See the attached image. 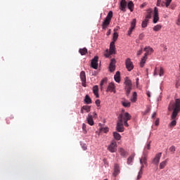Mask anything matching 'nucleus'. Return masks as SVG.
Segmentation results:
<instances>
[{"label": "nucleus", "mask_w": 180, "mask_h": 180, "mask_svg": "<svg viewBox=\"0 0 180 180\" xmlns=\"http://www.w3.org/2000/svg\"><path fill=\"white\" fill-rule=\"evenodd\" d=\"M161 155H162V153H157L155 157L153 160V164L158 165V164L160 163V160L161 159Z\"/></svg>", "instance_id": "nucleus-14"}, {"label": "nucleus", "mask_w": 180, "mask_h": 180, "mask_svg": "<svg viewBox=\"0 0 180 180\" xmlns=\"http://www.w3.org/2000/svg\"><path fill=\"white\" fill-rule=\"evenodd\" d=\"M107 150H108L110 153H116V151H117V143L116 141H112L108 146Z\"/></svg>", "instance_id": "nucleus-5"}, {"label": "nucleus", "mask_w": 180, "mask_h": 180, "mask_svg": "<svg viewBox=\"0 0 180 180\" xmlns=\"http://www.w3.org/2000/svg\"><path fill=\"white\" fill-rule=\"evenodd\" d=\"M85 112H86V113H89V112H91V106L89 105H84L83 107H82L81 108V113H84Z\"/></svg>", "instance_id": "nucleus-22"}, {"label": "nucleus", "mask_w": 180, "mask_h": 180, "mask_svg": "<svg viewBox=\"0 0 180 180\" xmlns=\"http://www.w3.org/2000/svg\"><path fill=\"white\" fill-rule=\"evenodd\" d=\"M161 5V0H158L157 1V6H160Z\"/></svg>", "instance_id": "nucleus-51"}, {"label": "nucleus", "mask_w": 180, "mask_h": 180, "mask_svg": "<svg viewBox=\"0 0 180 180\" xmlns=\"http://www.w3.org/2000/svg\"><path fill=\"white\" fill-rule=\"evenodd\" d=\"M159 75L160 77H162V75H164V69L162 67L160 68Z\"/></svg>", "instance_id": "nucleus-41"}, {"label": "nucleus", "mask_w": 180, "mask_h": 180, "mask_svg": "<svg viewBox=\"0 0 180 180\" xmlns=\"http://www.w3.org/2000/svg\"><path fill=\"white\" fill-rule=\"evenodd\" d=\"M127 6V2L126 1V0H122L120 1V11H122V12H124L126 11Z\"/></svg>", "instance_id": "nucleus-16"}, {"label": "nucleus", "mask_w": 180, "mask_h": 180, "mask_svg": "<svg viewBox=\"0 0 180 180\" xmlns=\"http://www.w3.org/2000/svg\"><path fill=\"white\" fill-rule=\"evenodd\" d=\"M118 152L120 153L121 157H127V155H129L127 151H126L123 148H120L118 149Z\"/></svg>", "instance_id": "nucleus-20"}, {"label": "nucleus", "mask_w": 180, "mask_h": 180, "mask_svg": "<svg viewBox=\"0 0 180 180\" xmlns=\"http://www.w3.org/2000/svg\"><path fill=\"white\" fill-rule=\"evenodd\" d=\"M143 51H147L149 55L153 54L154 53V49L150 46H146L144 48Z\"/></svg>", "instance_id": "nucleus-26"}, {"label": "nucleus", "mask_w": 180, "mask_h": 180, "mask_svg": "<svg viewBox=\"0 0 180 180\" xmlns=\"http://www.w3.org/2000/svg\"><path fill=\"white\" fill-rule=\"evenodd\" d=\"M112 54H116V46L115 45V41H112L110 44V51H108L107 50V53L105 54V56L107 58H109Z\"/></svg>", "instance_id": "nucleus-3"}, {"label": "nucleus", "mask_w": 180, "mask_h": 180, "mask_svg": "<svg viewBox=\"0 0 180 180\" xmlns=\"http://www.w3.org/2000/svg\"><path fill=\"white\" fill-rule=\"evenodd\" d=\"M155 116H157V112H154L152 115V119H154V117H155Z\"/></svg>", "instance_id": "nucleus-53"}, {"label": "nucleus", "mask_w": 180, "mask_h": 180, "mask_svg": "<svg viewBox=\"0 0 180 180\" xmlns=\"http://www.w3.org/2000/svg\"><path fill=\"white\" fill-rule=\"evenodd\" d=\"M84 102H85V103H86L87 105H89V104L92 103V99H91V98L89 97V96L86 95V96H85V98H84Z\"/></svg>", "instance_id": "nucleus-28"}, {"label": "nucleus", "mask_w": 180, "mask_h": 180, "mask_svg": "<svg viewBox=\"0 0 180 180\" xmlns=\"http://www.w3.org/2000/svg\"><path fill=\"white\" fill-rule=\"evenodd\" d=\"M146 6H147V3L144 2L143 4H142L141 5L140 8H144V7H146Z\"/></svg>", "instance_id": "nucleus-49"}, {"label": "nucleus", "mask_w": 180, "mask_h": 180, "mask_svg": "<svg viewBox=\"0 0 180 180\" xmlns=\"http://www.w3.org/2000/svg\"><path fill=\"white\" fill-rule=\"evenodd\" d=\"M113 136H114V139H115V140H117V141L122 139V136H120V134L117 132H113Z\"/></svg>", "instance_id": "nucleus-33"}, {"label": "nucleus", "mask_w": 180, "mask_h": 180, "mask_svg": "<svg viewBox=\"0 0 180 180\" xmlns=\"http://www.w3.org/2000/svg\"><path fill=\"white\" fill-rule=\"evenodd\" d=\"M101 133H108L109 131V128L108 127H103L100 129Z\"/></svg>", "instance_id": "nucleus-38"}, {"label": "nucleus", "mask_w": 180, "mask_h": 180, "mask_svg": "<svg viewBox=\"0 0 180 180\" xmlns=\"http://www.w3.org/2000/svg\"><path fill=\"white\" fill-rule=\"evenodd\" d=\"M141 176H142L141 174H138L137 179H141Z\"/></svg>", "instance_id": "nucleus-57"}, {"label": "nucleus", "mask_w": 180, "mask_h": 180, "mask_svg": "<svg viewBox=\"0 0 180 180\" xmlns=\"http://www.w3.org/2000/svg\"><path fill=\"white\" fill-rule=\"evenodd\" d=\"M109 70L110 72H113L116 70V60L115 58L111 59Z\"/></svg>", "instance_id": "nucleus-11"}, {"label": "nucleus", "mask_w": 180, "mask_h": 180, "mask_svg": "<svg viewBox=\"0 0 180 180\" xmlns=\"http://www.w3.org/2000/svg\"><path fill=\"white\" fill-rule=\"evenodd\" d=\"M136 84H139V78L136 79Z\"/></svg>", "instance_id": "nucleus-60"}, {"label": "nucleus", "mask_w": 180, "mask_h": 180, "mask_svg": "<svg viewBox=\"0 0 180 180\" xmlns=\"http://www.w3.org/2000/svg\"><path fill=\"white\" fill-rule=\"evenodd\" d=\"M171 2H172V0H166V8H168V6H169V5L171 4Z\"/></svg>", "instance_id": "nucleus-42"}, {"label": "nucleus", "mask_w": 180, "mask_h": 180, "mask_svg": "<svg viewBox=\"0 0 180 180\" xmlns=\"http://www.w3.org/2000/svg\"><path fill=\"white\" fill-rule=\"evenodd\" d=\"M108 92H114V94H116V90L115 87V83H110L107 89Z\"/></svg>", "instance_id": "nucleus-18"}, {"label": "nucleus", "mask_w": 180, "mask_h": 180, "mask_svg": "<svg viewBox=\"0 0 180 180\" xmlns=\"http://www.w3.org/2000/svg\"><path fill=\"white\" fill-rule=\"evenodd\" d=\"M93 117H98V114H96V112H94Z\"/></svg>", "instance_id": "nucleus-59"}, {"label": "nucleus", "mask_w": 180, "mask_h": 180, "mask_svg": "<svg viewBox=\"0 0 180 180\" xmlns=\"http://www.w3.org/2000/svg\"><path fill=\"white\" fill-rule=\"evenodd\" d=\"M80 79L82 81V85L84 88L86 87V75H85L84 71L80 72Z\"/></svg>", "instance_id": "nucleus-9"}, {"label": "nucleus", "mask_w": 180, "mask_h": 180, "mask_svg": "<svg viewBox=\"0 0 180 180\" xmlns=\"http://www.w3.org/2000/svg\"><path fill=\"white\" fill-rule=\"evenodd\" d=\"M166 166H167V160H165L160 164V169H164V168H165Z\"/></svg>", "instance_id": "nucleus-36"}, {"label": "nucleus", "mask_w": 180, "mask_h": 180, "mask_svg": "<svg viewBox=\"0 0 180 180\" xmlns=\"http://www.w3.org/2000/svg\"><path fill=\"white\" fill-rule=\"evenodd\" d=\"M118 174H120V166L115 164L114 166V172L112 174L113 176H116Z\"/></svg>", "instance_id": "nucleus-17"}, {"label": "nucleus", "mask_w": 180, "mask_h": 180, "mask_svg": "<svg viewBox=\"0 0 180 180\" xmlns=\"http://www.w3.org/2000/svg\"><path fill=\"white\" fill-rule=\"evenodd\" d=\"M155 126H158V124H160V120H157L155 122Z\"/></svg>", "instance_id": "nucleus-50"}, {"label": "nucleus", "mask_w": 180, "mask_h": 180, "mask_svg": "<svg viewBox=\"0 0 180 180\" xmlns=\"http://www.w3.org/2000/svg\"><path fill=\"white\" fill-rule=\"evenodd\" d=\"M146 95L148 98H151V93H150V91H147Z\"/></svg>", "instance_id": "nucleus-52"}, {"label": "nucleus", "mask_w": 180, "mask_h": 180, "mask_svg": "<svg viewBox=\"0 0 180 180\" xmlns=\"http://www.w3.org/2000/svg\"><path fill=\"white\" fill-rule=\"evenodd\" d=\"M98 60H99V57L95 56L92 60H91V68H94V70H98Z\"/></svg>", "instance_id": "nucleus-10"}, {"label": "nucleus", "mask_w": 180, "mask_h": 180, "mask_svg": "<svg viewBox=\"0 0 180 180\" xmlns=\"http://www.w3.org/2000/svg\"><path fill=\"white\" fill-rule=\"evenodd\" d=\"M148 56H150L149 53H148L147 51H146L144 56L141 58V62H140V67L143 68L144 67V65L146 64V61H147V57Z\"/></svg>", "instance_id": "nucleus-15"}, {"label": "nucleus", "mask_w": 180, "mask_h": 180, "mask_svg": "<svg viewBox=\"0 0 180 180\" xmlns=\"http://www.w3.org/2000/svg\"><path fill=\"white\" fill-rule=\"evenodd\" d=\"M82 148H83L84 151L86 150V144H82Z\"/></svg>", "instance_id": "nucleus-47"}, {"label": "nucleus", "mask_w": 180, "mask_h": 180, "mask_svg": "<svg viewBox=\"0 0 180 180\" xmlns=\"http://www.w3.org/2000/svg\"><path fill=\"white\" fill-rule=\"evenodd\" d=\"M125 65H126V68L128 70V71H131L133 68H134L133 62H131V59H130L129 58L126 59Z\"/></svg>", "instance_id": "nucleus-7"}, {"label": "nucleus", "mask_w": 180, "mask_h": 180, "mask_svg": "<svg viewBox=\"0 0 180 180\" xmlns=\"http://www.w3.org/2000/svg\"><path fill=\"white\" fill-rule=\"evenodd\" d=\"M93 92L96 96V98H99V87L98 86H94L93 87Z\"/></svg>", "instance_id": "nucleus-23"}, {"label": "nucleus", "mask_w": 180, "mask_h": 180, "mask_svg": "<svg viewBox=\"0 0 180 180\" xmlns=\"http://www.w3.org/2000/svg\"><path fill=\"white\" fill-rule=\"evenodd\" d=\"M114 79L115 82H120V72L117 71L114 76Z\"/></svg>", "instance_id": "nucleus-24"}, {"label": "nucleus", "mask_w": 180, "mask_h": 180, "mask_svg": "<svg viewBox=\"0 0 180 180\" xmlns=\"http://www.w3.org/2000/svg\"><path fill=\"white\" fill-rule=\"evenodd\" d=\"M162 28V25H157L155 27H153L154 32H160V30Z\"/></svg>", "instance_id": "nucleus-34"}, {"label": "nucleus", "mask_w": 180, "mask_h": 180, "mask_svg": "<svg viewBox=\"0 0 180 180\" xmlns=\"http://www.w3.org/2000/svg\"><path fill=\"white\" fill-rule=\"evenodd\" d=\"M122 115H123L122 124L124 123V125L125 126V127H129V123H127V122H129V120L131 119V116L130 115V114H129V112H124Z\"/></svg>", "instance_id": "nucleus-6"}, {"label": "nucleus", "mask_w": 180, "mask_h": 180, "mask_svg": "<svg viewBox=\"0 0 180 180\" xmlns=\"http://www.w3.org/2000/svg\"><path fill=\"white\" fill-rule=\"evenodd\" d=\"M118 37H119V34H117V32H114L113 37H112V41H114L115 43L116 40H117Z\"/></svg>", "instance_id": "nucleus-37"}, {"label": "nucleus", "mask_w": 180, "mask_h": 180, "mask_svg": "<svg viewBox=\"0 0 180 180\" xmlns=\"http://www.w3.org/2000/svg\"><path fill=\"white\" fill-rule=\"evenodd\" d=\"M136 18L133 19L131 22V27L128 30V36H130L131 33H133V30H134V27H136Z\"/></svg>", "instance_id": "nucleus-13"}, {"label": "nucleus", "mask_w": 180, "mask_h": 180, "mask_svg": "<svg viewBox=\"0 0 180 180\" xmlns=\"http://www.w3.org/2000/svg\"><path fill=\"white\" fill-rule=\"evenodd\" d=\"M169 151L172 153H175V146H172L169 148Z\"/></svg>", "instance_id": "nucleus-45"}, {"label": "nucleus", "mask_w": 180, "mask_h": 180, "mask_svg": "<svg viewBox=\"0 0 180 180\" xmlns=\"http://www.w3.org/2000/svg\"><path fill=\"white\" fill-rule=\"evenodd\" d=\"M96 106H101V100H96L95 102Z\"/></svg>", "instance_id": "nucleus-46"}, {"label": "nucleus", "mask_w": 180, "mask_h": 180, "mask_svg": "<svg viewBox=\"0 0 180 180\" xmlns=\"http://www.w3.org/2000/svg\"><path fill=\"white\" fill-rule=\"evenodd\" d=\"M168 110L169 112L172 111L171 115V120L172 121L170 122L169 126L170 127H174L176 126V117L178 116V113L180 112V99L176 98L174 101H170L168 106Z\"/></svg>", "instance_id": "nucleus-1"}, {"label": "nucleus", "mask_w": 180, "mask_h": 180, "mask_svg": "<svg viewBox=\"0 0 180 180\" xmlns=\"http://www.w3.org/2000/svg\"><path fill=\"white\" fill-rule=\"evenodd\" d=\"M141 165V169H142V171H143V169L144 168V163H142Z\"/></svg>", "instance_id": "nucleus-58"}, {"label": "nucleus", "mask_w": 180, "mask_h": 180, "mask_svg": "<svg viewBox=\"0 0 180 180\" xmlns=\"http://www.w3.org/2000/svg\"><path fill=\"white\" fill-rule=\"evenodd\" d=\"M112 18H113V12L109 11L105 19H108L110 20H112Z\"/></svg>", "instance_id": "nucleus-35"}, {"label": "nucleus", "mask_w": 180, "mask_h": 180, "mask_svg": "<svg viewBox=\"0 0 180 180\" xmlns=\"http://www.w3.org/2000/svg\"><path fill=\"white\" fill-rule=\"evenodd\" d=\"M124 89L126 91V95L127 96H129L130 95V92H131L132 85H131V81L129 79V78L127 77V79L124 81Z\"/></svg>", "instance_id": "nucleus-4"}, {"label": "nucleus", "mask_w": 180, "mask_h": 180, "mask_svg": "<svg viewBox=\"0 0 180 180\" xmlns=\"http://www.w3.org/2000/svg\"><path fill=\"white\" fill-rule=\"evenodd\" d=\"M138 174L139 175H142L143 176V170L142 169H140Z\"/></svg>", "instance_id": "nucleus-54"}, {"label": "nucleus", "mask_w": 180, "mask_h": 180, "mask_svg": "<svg viewBox=\"0 0 180 180\" xmlns=\"http://www.w3.org/2000/svg\"><path fill=\"white\" fill-rule=\"evenodd\" d=\"M150 110H151V108H148L146 111V113H148V112H150Z\"/></svg>", "instance_id": "nucleus-56"}, {"label": "nucleus", "mask_w": 180, "mask_h": 180, "mask_svg": "<svg viewBox=\"0 0 180 180\" xmlns=\"http://www.w3.org/2000/svg\"><path fill=\"white\" fill-rule=\"evenodd\" d=\"M110 20H109L108 18H105L104 21L103 22V24H102V28L104 29V30L107 29L108 25H110Z\"/></svg>", "instance_id": "nucleus-21"}, {"label": "nucleus", "mask_w": 180, "mask_h": 180, "mask_svg": "<svg viewBox=\"0 0 180 180\" xmlns=\"http://www.w3.org/2000/svg\"><path fill=\"white\" fill-rule=\"evenodd\" d=\"M151 12H153V10H151V9L148 10V14L146 15V16L145 18V20H148H148L151 19Z\"/></svg>", "instance_id": "nucleus-31"}, {"label": "nucleus", "mask_w": 180, "mask_h": 180, "mask_svg": "<svg viewBox=\"0 0 180 180\" xmlns=\"http://www.w3.org/2000/svg\"><path fill=\"white\" fill-rule=\"evenodd\" d=\"M131 102H136V101H137V92H134L133 93V96H132V98H131L130 99Z\"/></svg>", "instance_id": "nucleus-32"}, {"label": "nucleus", "mask_w": 180, "mask_h": 180, "mask_svg": "<svg viewBox=\"0 0 180 180\" xmlns=\"http://www.w3.org/2000/svg\"><path fill=\"white\" fill-rule=\"evenodd\" d=\"M117 131H119L120 133H123V131H124V127L123 126V114H120L118 117Z\"/></svg>", "instance_id": "nucleus-2"}, {"label": "nucleus", "mask_w": 180, "mask_h": 180, "mask_svg": "<svg viewBox=\"0 0 180 180\" xmlns=\"http://www.w3.org/2000/svg\"><path fill=\"white\" fill-rule=\"evenodd\" d=\"M134 154L131 155L128 159H127V164L128 165H130L133 162V160H134Z\"/></svg>", "instance_id": "nucleus-29"}, {"label": "nucleus", "mask_w": 180, "mask_h": 180, "mask_svg": "<svg viewBox=\"0 0 180 180\" xmlns=\"http://www.w3.org/2000/svg\"><path fill=\"white\" fill-rule=\"evenodd\" d=\"M86 121L87 123L90 125V126H94V117H92V115L89 114L87 117H86Z\"/></svg>", "instance_id": "nucleus-19"}, {"label": "nucleus", "mask_w": 180, "mask_h": 180, "mask_svg": "<svg viewBox=\"0 0 180 180\" xmlns=\"http://www.w3.org/2000/svg\"><path fill=\"white\" fill-rule=\"evenodd\" d=\"M79 53H80L81 56H86L88 54V49L86 48L79 49Z\"/></svg>", "instance_id": "nucleus-25"}, {"label": "nucleus", "mask_w": 180, "mask_h": 180, "mask_svg": "<svg viewBox=\"0 0 180 180\" xmlns=\"http://www.w3.org/2000/svg\"><path fill=\"white\" fill-rule=\"evenodd\" d=\"M148 155V151L143 150L141 158L140 159V164H144V165H147V157Z\"/></svg>", "instance_id": "nucleus-8"}, {"label": "nucleus", "mask_w": 180, "mask_h": 180, "mask_svg": "<svg viewBox=\"0 0 180 180\" xmlns=\"http://www.w3.org/2000/svg\"><path fill=\"white\" fill-rule=\"evenodd\" d=\"M122 105L124 106V108H130L131 103L127 101H125L122 102Z\"/></svg>", "instance_id": "nucleus-30"}, {"label": "nucleus", "mask_w": 180, "mask_h": 180, "mask_svg": "<svg viewBox=\"0 0 180 180\" xmlns=\"http://www.w3.org/2000/svg\"><path fill=\"white\" fill-rule=\"evenodd\" d=\"M82 130L84 133H86V124H82Z\"/></svg>", "instance_id": "nucleus-43"}, {"label": "nucleus", "mask_w": 180, "mask_h": 180, "mask_svg": "<svg viewBox=\"0 0 180 180\" xmlns=\"http://www.w3.org/2000/svg\"><path fill=\"white\" fill-rule=\"evenodd\" d=\"M158 20H160V17L158 16V8L155 7L153 15V23H157Z\"/></svg>", "instance_id": "nucleus-12"}, {"label": "nucleus", "mask_w": 180, "mask_h": 180, "mask_svg": "<svg viewBox=\"0 0 180 180\" xmlns=\"http://www.w3.org/2000/svg\"><path fill=\"white\" fill-rule=\"evenodd\" d=\"M150 147H151V141H149L147 143L146 146L145 147L143 151H147V150H150Z\"/></svg>", "instance_id": "nucleus-39"}, {"label": "nucleus", "mask_w": 180, "mask_h": 180, "mask_svg": "<svg viewBox=\"0 0 180 180\" xmlns=\"http://www.w3.org/2000/svg\"><path fill=\"white\" fill-rule=\"evenodd\" d=\"M127 7L131 12H133V10L134 9V4L133 1H129Z\"/></svg>", "instance_id": "nucleus-27"}, {"label": "nucleus", "mask_w": 180, "mask_h": 180, "mask_svg": "<svg viewBox=\"0 0 180 180\" xmlns=\"http://www.w3.org/2000/svg\"><path fill=\"white\" fill-rule=\"evenodd\" d=\"M141 54H143V47H141V50L137 52V56H141Z\"/></svg>", "instance_id": "nucleus-44"}, {"label": "nucleus", "mask_w": 180, "mask_h": 180, "mask_svg": "<svg viewBox=\"0 0 180 180\" xmlns=\"http://www.w3.org/2000/svg\"><path fill=\"white\" fill-rule=\"evenodd\" d=\"M105 82H106V79H102L101 82V86H102L103 85V84H105Z\"/></svg>", "instance_id": "nucleus-48"}, {"label": "nucleus", "mask_w": 180, "mask_h": 180, "mask_svg": "<svg viewBox=\"0 0 180 180\" xmlns=\"http://www.w3.org/2000/svg\"><path fill=\"white\" fill-rule=\"evenodd\" d=\"M148 23V21L147 20H144L143 22H142V27H147V25Z\"/></svg>", "instance_id": "nucleus-40"}, {"label": "nucleus", "mask_w": 180, "mask_h": 180, "mask_svg": "<svg viewBox=\"0 0 180 180\" xmlns=\"http://www.w3.org/2000/svg\"><path fill=\"white\" fill-rule=\"evenodd\" d=\"M154 75H158V73H157V68H155Z\"/></svg>", "instance_id": "nucleus-55"}]
</instances>
